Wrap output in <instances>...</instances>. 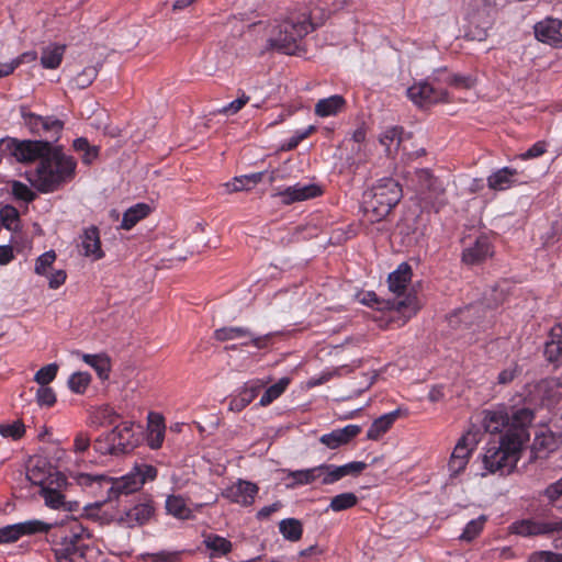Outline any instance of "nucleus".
Segmentation results:
<instances>
[{
  "label": "nucleus",
  "instance_id": "aec40b11",
  "mask_svg": "<svg viewBox=\"0 0 562 562\" xmlns=\"http://www.w3.org/2000/svg\"><path fill=\"white\" fill-rule=\"evenodd\" d=\"M258 491L259 488L256 484L249 481L238 480L223 492V496L232 503L241 506H250L255 502Z\"/></svg>",
  "mask_w": 562,
  "mask_h": 562
},
{
  "label": "nucleus",
  "instance_id": "0e129e2a",
  "mask_svg": "<svg viewBox=\"0 0 562 562\" xmlns=\"http://www.w3.org/2000/svg\"><path fill=\"white\" fill-rule=\"evenodd\" d=\"M340 477H345L347 475H357L362 472L367 464L362 461H352L342 465H337Z\"/></svg>",
  "mask_w": 562,
  "mask_h": 562
},
{
  "label": "nucleus",
  "instance_id": "c03bdc74",
  "mask_svg": "<svg viewBox=\"0 0 562 562\" xmlns=\"http://www.w3.org/2000/svg\"><path fill=\"white\" fill-rule=\"evenodd\" d=\"M401 130L396 126L386 128L380 136V143L385 147L387 155H392L401 143Z\"/></svg>",
  "mask_w": 562,
  "mask_h": 562
},
{
  "label": "nucleus",
  "instance_id": "ea45409f",
  "mask_svg": "<svg viewBox=\"0 0 562 562\" xmlns=\"http://www.w3.org/2000/svg\"><path fill=\"white\" fill-rule=\"evenodd\" d=\"M117 418L116 413L110 406H102L93 409L89 416V425L92 427H101L112 425Z\"/></svg>",
  "mask_w": 562,
  "mask_h": 562
},
{
  "label": "nucleus",
  "instance_id": "09e8293b",
  "mask_svg": "<svg viewBox=\"0 0 562 562\" xmlns=\"http://www.w3.org/2000/svg\"><path fill=\"white\" fill-rule=\"evenodd\" d=\"M98 72V66H87L72 78L71 83L78 89H85L94 81Z\"/></svg>",
  "mask_w": 562,
  "mask_h": 562
},
{
  "label": "nucleus",
  "instance_id": "f704fd0d",
  "mask_svg": "<svg viewBox=\"0 0 562 562\" xmlns=\"http://www.w3.org/2000/svg\"><path fill=\"white\" fill-rule=\"evenodd\" d=\"M397 411H393L376 418L368 429V439L378 440L384 435L397 418Z\"/></svg>",
  "mask_w": 562,
  "mask_h": 562
},
{
  "label": "nucleus",
  "instance_id": "dca6fc26",
  "mask_svg": "<svg viewBox=\"0 0 562 562\" xmlns=\"http://www.w3.org/2000/svg\"><path fill=\"white\" fill-rule=\"evenodd\" d=\"M155 507L150 498H144L134 504L131 508L119 514L114 520L126 528L143 526L154 516Z\"/></svg>",
  "mask_w": 562,
  "mask_h": 562
},
{
  "label": "nucleus",
  "instance_id": "680f3d73",
  "mask_svg": "<svg viewBox=\"0 0 562 562\" xmlns=\"http://www.w3.org/2000/svg\"><path fill=\"white\" fill-rule=\"evenodd\" d=\"M513 417H514L515 425L513 427H510L508 430H514V429H517V428H522L528 434V431L525 428V426L527 424L531 423V420L533 418L532 412L527 409V408H521V409H518L514 414Z\"/></svg>",
  "mask_w": 562,
  "mask_h": 562
},
{
  "label": "nucleus",
  "instance_id": "603ef678",
  "mask_svg": "<svg viewBox=\"0 0 562 562\" xmlns=\"http://www.w3.org/2000/svg\"><path fill=\"white\" fill-rule=\"evenodd\" d=\"M58 372V366L56 363H49L47 366H44L41 368L35 374H34V381L40 386L48 385L52 381L55 380Z\"/></svg>",
  "mask_w": 562,
  "mask_h": 562
},
{
  "label": "nucleus",
  "instance_id": "bb28decb",
  "mask_svg": "<svg viewBox=\"0 0 562 562\" xmlns=\"http://www.w3.org/2000/svg\"><path fill=\"white\" fill-rule=\"evenodd\" d=\"M345 106V98L340 94H334L328 98L319 99L315 104L314 113L322 119L336 116L344 111Z\"/></svg>",
  "mask_w": 562,
  "mask_h": 562
},
{
  "label": "nucleus",
  "instance_id": "3c124183",
  "mask_svg": "<svg viewBox=\"0 0 562 562\" xmlns=\"http://www.w3.org/2000/svg\"><path fill=\"white\" fill-rule=\"evenodd\" d=\"M91 382V375L88 372H75L68 379L69 389L77 394H82Z\"/></svg>",
  "mask_w": 562,
  "mask_h": 562
},
{
  "label": "nucleus",
  "instance_id": "a19ab883",
  "mask_svg": "<svg viewBox=\"0 0 562 562\" xmlns=\"http://www.w3.org/2000/svg\"><path fill=\"white\" fill-rule=\"evenodd\" d=\"M357 503H358V497L355 493H351V492L341 493L331 498L328 507L326 508V512L331 510V512L338 513V512L347 510V509L356 506Z\"/></svg>",
  "mask_w": 562,
  "mask_h": 562
},
{
  "label": "nucleus",
  "instance_id": "6e6552de",
  "mask_svg": "<svg viewBox=\"0 0 562 562\" xmlns=\"http://www.w3.org/2000/svg\"><path fill=\"white\" fill-rule=\"evenodd\" d=\"M135 424L125 420L116 425L111 432L105 436L108 445L102 447V440H97L95 449L101 453H125L134 449L138 442L135 432Z\"/></svg>",
  "mask_w": 562,
  "mask_h": 562
},
{
  "label": "nucleus",
  "instance_id": "f3484780",
  "mask_svg": "<svg viewBox=\"0 0 562 562\" xmlns=\"http://www.w3.org/2000/svg\"><path fill=\"white\" fill-rule=\"evenodd\" d=\"M79 252L91 261H98L104 258L105 252L102 249L100 232L97 226L86 227L79 236Z\"/></svg>",
  "mask_w": 562,
  "mask_h": 562
},
{
  "label": "nucleus",
  "instance_id": "774afa93",
  "mask_svg": "<svg viewBox=\"0 0 562 562\" xmlns=\"http://www.w3.org/2000/svg\"><path fill=\"white\" fill-rule=\"evenodd\" d=\"M180 553L178 551H160L157 553H147L146 557L151 562H176L179 559Z\"/></svg>",
  "mask_w": 562,
  "mask_h": 562
},
{
  "label": "nucleus",
  "instance_id": "a211bd4d",
  "mask_svg": "<svg viewBox=\"0 0 562 562\" xmlns=\"http://www.w3.org/2000/svg\"><path fill=\"white\" fill-rule=\"evenodd\" d=\"M535 36L538 41L562 48V21L553 18H546L533 26Z\"/></svg>",
  "mask_w": 562,
  "mask_h": 562
},
{
  "label": "nucleus",
  "instance_id": "2eb2a0df",
  "mask_svg": "<svg viewBox=\"0 0 562 562\" xmlns=\"http://www.w3.org/2000/svg\"><path fill=\"white\" fill-rule=\"evenodd\" d=\"M68 486V481L63 473H53V480L46 483L45 487L40 490L44 503L52 509L70 510L71 506L66 502L64 491Z\"/></svg>",
  "mask_w": 562,
  "mask_h": 562
},
{
  "label": "nucleus",
  "instance_id": "4468645a",
  "mask_svg": "<svg viewBox=\"0 0 562 562\" xmlns=\"http://www.w3.org/2000/svg\"><path fill=\"white\" fill-rule=\"evenodd\" d=\"M49 140H18L9 139L7 148L20 162H31L42 159L50 147Z\"/></svg>",
  "mask_w": 562,
  "mask_h": 562
},
{
  "label": "nucleus",
  "instance_id": "2f4dec72",
  "mask_svg": "<svg viewBox=\"0 0 562 562\" xmlns=\"http://www.w3.org/2000/svg\"><path fill=\"white\" fill-rule=\"evenodd\" d=\"M76 355L80 357L86 364L93 368L101 380H106L109 378L111 361L105 353L90 355L78 351Z\"/></svg>",
  "mask_w": 562,
  "mask_h": 562
},
{
  "label": "nucleus",
  "instance_id": "473e14b6",
  "mask_svg": "<svg viewBox=\"0 0 562 562\" xmlns=\"http://www.w3.org/2000/svg\"><path fill=\"white\" fill-rule=\"evenodd\" d=\"M66 46L61 44H49L43 48L41 65L45 69H56L60 66Z\"/></svg>",
  "mask_w": 562,
  "mask_h": 562
},
{
  "label": "nucleus",
  "instance_id": "423d86ee",
  "mask_svg": "<svg viewBox=\"0 0 562 562\" xmlns=\"http://www.w3.org/2000/svg\"><path fill=\"white\" fill-rule=\"evenodd\" d=\"M64 532L55 548L57 562H102L100 550L85 542L89 533L79 521H70Z\"/></svg>",
  "mask_w": 562,
  "mask_h": 562
},
{
  "label": "nucleus",
  "instance_id": "a878e982",
  "mask_svg": "<svg viewBox=\"0 0 562 562\" xmlns=\"http://www.w3.org/2000/svg\"><path fill=\"white\" fill-rule=\"evenodd\" d=\"M147 419V443L154 450L159 449L162 446L165 439V419L160 414L153 412L148 414Z\"/></svg>",
  "mask_w": 562,
  "mask_h": 562
},
{
  "label": "nucleus",
  "instance_id": "864d4df0",
  "mask_svg": "<svg viewBox=\"0 0 562 562\" xmlns=\"http://www.w3.org/2000/svg\"><path fill=\"white\" fill-rule=\"evenodd\" d=\"M25 432V427L22 422L15 420L10 424L0 425V435L5 438H12L14 440L20 439Z\"/></svg>",
  "mask_w": 562,
  "mask_h": 562
},
{
  "label": "nucleus",
  "instance_id": "ddd939ff",
  "mask_svg": "<svg viewBox=\"0 0 562 562\" xmlns=\"http://www.w3.org/2000/svg\"><path fill=\"white\" fill-rule=\"evenodd\" d=\"M407 97L419 108H428L448 99L445 89L436 87L429 81H419L407 89Z\"/></svg>",
  "mask_w": 562,
  "mask_h": 562
},
{
  "label": "nucleus",
  "instance_id": "338daca9",
  "mask_svg": "<svg viewBox=\"0 0 562 562\" xmlns=\"http://www.w3.org/2000/svg\"><path fill=\"white\" fill-rule=\"evenodd\" d=\"M529 562H562V553L539 551L530 555Z\"/></svg>",
  "mask_w": 562,
  "mask_h": 562
},
{
  "label": "nucleus",
  "instance_id": "bf43d9fd",
  "mask_svg": "<svg viewBox=\"0 0 562 562\" xmlns=\"http://www.w3.org/2000/svg\"><path fill=\"white\" fill-rule=\"evenodd\" d=\"M36 402L40 406L50 407L56 403V394L48 385L40 386L35 393Z\"/></svg>",
  "mask_w": 562,
  "mask_h": 562
},
{
  "label": "nucleus",
  "instance_id": "6e6d98bb",
  "mask_svg": "<svg viewBox=\"0 0 562 562\" xmlns=\"http://www.w3.org/2000/svg\"><path fill=\"white\" fill-rule=\"evenodd\" d=\"M249 100L250 98L245 92H241L237 99L224 105L217 112L227 116L234 115L239 112L249 102Z\"/></svg>",
  "mask_w": 562,
  "mask_h": 562
},
{
  "label": "nucleus",
  "instance_id": "6ab92c4d",
  "mask_svg": "<svg viewBox=\"0 0 562 562\" xmlns=\"http://www.w3.org/2000/svg\"><path fill=\"white\" fill-rule=\"evenodd\" d=\"M214 337L220 341L240 340L241 346L252 344L257 348H263L266 340V337L256 336L245 327H223L215 330Z\"/></svg>",
  "mask_w": 562,
  "mask_h": 562
},
{
  "label": "nucleus",
  "instance_id": "f257e3e1",
  "mask_svg": "<svg viewBox=\"0 0 562 562\" xmlns=\"http://www.w3.org/2000/svg\"><path fill=\"white\" fill-rule=\"evenodd\" d=\"M327 18V11L321 5H304L293 10L283 20H276L269 26L267 44L271 49L293 55L302 38L322 25Z\"/></svg>",
  "mask_w": 562,
  "mask_h": 562
},
{
  "label": "nucleus",
  "instance_id": "0eeeda50",
  "mask_svg": "<svg viewBox=\"0 0 562 562\" xmlns=\"http://www.w3.org/2000/svg\"><path fill=\"white\" fill-rule=\"evenodd\" d=\"M412 280V268L408 263L402 262L396 270L389 274V289L397 297L387 302L389 310L398 313L403 317V324L412 318L420 308V302L413 293L404 295L407 285Z\"/></svg>",
  "mask_w": 562,
  "mask_h": 562
},
{
  "label": "nucleus",
  "instance_id": "5701e85b",
  "mask_svg": "<svg viewBox=\"0 0 562 562\" xmlns=\"http://www.w3.org/2000/svg\"><path fill=\"white\" fill-rule=\"evenodd\" d=\"M322 193L321 188L315 183L297 182L280 191L278 195L285 204L315 198Z\"/></svg>",
  "mask_w": 562,
  "mask_h": 562
},
{
  "label": "nucleus",
  "instance_id": "c9c22d12",
  "mask_svg": "<svg viewBox=\"0 0 562 562\" xmlns=\"http://www.w3.org/2000/svg\"><path fill=\"white\" fill-rule=\"evenodd\" d=\"M509 417L503 409L485 412L483 426L488 432H499L508 424Z\"/></svg>",
  "mask_w": 562,
  "mask_h": 562
},
{
  "label": "nucleus",
  "instance_id": "b1692460",
  "mask_svg": "<svg viewBox=\"0 0 562 562\" xmlns=\"http://www.w3.org/2000/svg\"><path fill=\"white\" fill-rule=\"evenodd\" d=\"M519 172L515 168L503 167L487 177V186L492 190L504 191L519 183Z\"/></svg>",
  "mask_w": 562,
  "mask_h": 562
},
{
  "label": "nucleus",
  "instance_id": "4d7b16f0",
  "mask_svg": "<svg viewBox=\"0 0 562 562\" xmlns=\"http://www.w3.org/2000/svg\"><path fill=\"white\" fill-rule=\"evenodd\" d=\"M546 496L555 508L562 510V477L547 487Z\"/></svg>",
  "mask_w": 562,
  "mask_h": 562
},
{
  "label": "nucleus",
  "instance_id": "4be33fe9",
  "mask_svg": "<svg viewBox=\"0 0 562 562\" xmlns=\"http://www.w3.org/2000/svg\"><path fill=\"white\" fill-rule=\"evenodd\" d=\"M493 255V248L490 238L480 235L473 244L464 246L462 260L467 265H477Z\"/></svg>",
  "mask_w": 562,
  "mask_h": 562
},
{
  "label": "nucleus",
  "instance_id": "58836bf2",
  "mask_svg": "<svg viewBox=\"0 0 562 562\" xmlns=\"http://www.w3.org/2000/svg\"><path fill=\"white\" fill-rule=\"evenodd\" d=\"M315 467L303 470L288 471L286 479L291 480L286 483L288 488H295L300 485H307L316 482Z\"/></svg>",
  "mask_w": 562,
  "mask_h": 562
},
{
  "label": "nucleus",
  "instance_id": "37998d69",
  "mask_svg": "<svg viewBox=\"0 0 562 562\" xmlns=\"http://www.w3.org/2000/svg\"><path fill=\"white\" fill-rule=\"evenodd\" d=\"M279 530L281 535L290 541H297L302 537V525L297 519L286 518L280 521Z\"/></svg>",
  "mask_w": 562,
  "mask_h": 562
},
{
  "label": "nucleus",
  "instance_id": "5fc2aeb1",
  "mask_svg": "<svg viewBox=\"0 0 562 562\" xmlns=\"http://www.w3.org/2000/svg\"><path fill=\"white\" fill-rule=\"evenodd\" d=\"M56 260V254L53 250L42 254L35 262V272L40 276H47L48 269Z\"/></svg>",
  "mask_w": 562,
  "mask_h": 562
},
{
  "label": "nucleus",
  "instance_id": "1a4fd4ad",
  "mask_svg": "<svg viewBox=\"0 0 562 562\" xmlns=\"http://www.w3.org/2000/svg\"><path fill=\"white\" fill-rule=\"evenodd\" d=\"M497 15L496 0H471L465 12L470 27H474L479 40L485 38Z\"/></svg>",
  "mask_w": 562,
  "mask_h": 562
},
{
  "label": "nucleus",
  "instance_id": "c85d7f7f",
  "mask_svg": "<svg viewBox=\"0 0 562 562\" xmlns=\"http://www.w3.org/2000/svg\"><path fill=\"white\" fill-rule=\"evenodd\" d=\"M53 473L59 472L48 468L44 461L38 460L27 468L26 479L32 485L40 486V490H42L50 479L53 480Z\"/></svg>",
  "mask_w": 562,
  "mask_h": 562
},
{
  "label": "nucleus",
  "instance_id": "de8ad7c7",
  "mask_svg": "<svg viewBox=\"0 0 562 562\" xmlns=\"http://www.w3.org/2000/svg\"><path fill=\"white\" fill-rule=\"evenodd\" d=\"M204 544L213 552V555H224L232 549V543L217 535H209L204 539Z\"/></svg>",
  "mask_w": 562,
  "mask_h": 562
},
{
  "label": "nucleus",
  "instance_id": "f03ea898",
  "mask_svg": "<svg viewBox=\"0 0 562 562\" xmlns=\"http://www.w3.org/2000/svg\"><path fill=\"white\" fill-rule=\"evenodd\" d=\"M157 469L148 463H136L131 471L120 477L105 474L78 473L76 482L91 493L105 497L106 501L119 498L139 491L144 484L157 477Z\"/></svg>",
  "mask_w": 562,
  "mask_h": 562
},
{
  "label": "nucleus",
  "instance_id": "13d9d810",
  "mask_svg": "<svg viewBox=\"0 0 562 562\" xmlns=\"http://www.w3.org/2000/svg\"><path fill=\"white\" fill-rule=\"evenodd\" d=\"M0 218L8 229H15L19 223V213L15 207L5 205L0 210Z\"/></svg>",
  "mask_w": 562,
  "mask_h": 562
},
{
  "label": "nucleus",
  "instance_id": "cd10ccee",
  "mask_svg": "<svg viewBox=\"0 0 562 562\" xmlns=\"http://www.w3.org/2000/svg\"><path fill=\"white\" fill-rule=\"evenodd\" d=\"M417 190L422 193L428 192L430 195L438 196L445 191V183L442 180L435 178L428 169H420L416 171Z\"/></svg>",
  "mask_w": 562,
  "mask_h": 562
},
{
  "label": "nucleus",
  "instance_id": "e433bc0d",
  "mask_svg": "<svg viewBox=\"0 0 562 562\" xmlns=\"http://www.w3.org/2000/svg\"><path fill=\"white\" fill-rule=\"evenodd\" d=\"M150 211V207L145 203H138L134 206H131L123 214L121 227L123 229H131L135 226L140 220L146 217Z\"/></svg>",
  "mask_w": 562,
  "mask_h": 562
},
{
  "label": "nucleus",
  "instance_id": "8fccbe9b",
  "mask_svg": "<svg viewBox=\"0 0 562 562\" xmlns=\"http://www.w3.org/2000/svg\"><path fill=\"white\" fill-rule=\"evenodd\" d=\"M485 521H486V517L484 515L470 520L465 525L462 533L460 535V537H459L460 540L470 542L473 539H475L483 530Z\"/></svg>",
  "mask_w": 562,
  "mask_h": 562
},
{
  "label": "nucleus",
  "instance_id": "49530a36",
  "mask_svg": "<svg viewBox=\"0 0 562 562\" xmlns=\"http://www.w3.org/2000/svg\"><path fill=\"white\" fill-rule=\"evenodd\" d=\"M316 481L322 484L328 485L341 480L337 465L321 464L315 467Z\"/></svg>",
  "mask_w": 562,
  "mask_h": 562
},
{
  "label": "nucleus",
  "instance_id": "c756f323",
  "mask_svg": "<svg viewBox=\"0 0 562 562\" xmlns=\"http://www.w3.org/2000/svg\"><path fill=\"white\" fill-rule=\"evenodd\" d=\"M481 440V434L477 429H469L457 442L451 456H458L463 459L470 458L473 450Z\"/></svg>",
  "mask_w": 562,
  "mask_h": 562
},
{
  "label": "nucleus",
  "instance_id": "9d476101",
  "mask_svg": "<svg viewBox=\"0 0 562 562\" xmlns=\"http://www.w3.org/2000/svg\"><path fill=\"white\" fill-rule=\"evenodd\" d=\"M21 116L24 125L31 133L52 139L58 140L64 130L65 121L53 115L42 116L21 109Z\"/></svg>",
  "mask_w": 562,
  "mask_h": 562
},
{
  "label": "nucleus",
  "instance_id": "393cba45",
  "mask_svg": "<svg viewBox=\"0 0 562 562\" xmlns=\"http://www.w3.org/2000/svg\"><path fill=\"white\" fill-rule=\"evenodd\" d=\"M361 431L358 425H347L342 428L334 429L328 434H324L319 438V442L329 449H337L342 445L348 443Z\"/></svg>",
  "mask_w": 562,
  "mask_h": 562
},
{
  "label": "nucleus",
  "instance_id": "79ce46f5",
  "mask_svg": "<svg viewBox=\"0 0 562 562\" xmlns=\"http://www.w3.org/2000/svg\"><path fill=\"white\" fill-rule=\"evenodd\" d=\"M538 393L543 400L552 403L562 396V391H559V381L551 378L542 380L537 385Z\"/></svg>",
  "mask_w": 562,
  "mask_h": 562
},
{
  "label": "nucleus",
  "instance_id": "69168bd1",
  "mask_svg": "<svg viewBox=\"0 0 562 562\" xmlns=\"http://www.w3.org/2000/svg\"><path fill=\"white\" fill-rule=\"evenodd\" d=\"M544 355L550 362L562 358V341L549 340L544 347Z\"/></svg>",
  "mask_w": 562,
  "mask_h": 562
},
{
  "label": "nucleus",
  "instance_id": "412c9836",
  "mask_svg": "<svg viewBox=\"0 0 562 562\" xmlns=\"http://www.w3.org/2000/svg\"><path fill=\"white\" fill-rule=\"evenodd\" d=\"M270 381L262 379H254L244 384L240 391L234 395L229 401V409L233 412H240L247 407L259 394V392Z\"/></svg>",
  "mask_w": 562,
  "mask_h": 562
},
{
  "label": "nucleus",
  "instance_id": "7c9ffc66",
  "mask_svg": "<svg viewBox=\"0 0 562 562\" xmlns=\"http://www.w3.org/2000/svg\"><path fill=\"white\" fill-rule=\"evenodd\" d=\"M266 173V171H261L235 177L232 181L226 182L223 187L226 193H233L244 190L247 191L252 189L256 184H258L263 179Z\"/></svg>",
  "mask_w": 562,
  "mask_h": 562
},
{
  "label": "nucleus",
  "instance_id": "9b49d317",
  "mask_svg": "<svg viewBox=\"0 0 562 562\" xmlns=\"http://www.w3.org/2000/svg\"><path fill=\"white\" fill-rule=\"evenodd\" d=\"M512 531L522 537L552 536L562 532V518L518 520Z\"/></svg>",
  "mask_w": 562,
  "mask_h": 562
},
{
  "label": "nucleus",
  "instance_id": "052dcab7",
  "mask_svg": "<svg viewBox=\"0 0 562 562\" xmlns=\"http://www.w3.org/2000/svg\"><path fill=\"white\" fill-rule=\"evenodd\" d=\"M314 131V125H310L306 128L295 131L293 136L286 143H284L281 148L283 150H291L295 148L303 139L308 137Z\"/></svg>",
  "mask_w": 562,
  "mask_h": 562
},
{
  "label": "nucleus",
  "instance_id": "20e7f679",
  "mask_svg": "<svg viewBox=\"0 0 562 562\" xmlns=\"http://www.w3.org/2000/svg\"><path fill=\"white\" fill-rule=\"evenodd\" d=\"M76 167L74 157L65 154L60 146L50 145L31 176V182L42 193L54 192L72 180Z\"/></svg>",
  "mask_w": 562,
  "mask_h": 562
},
{
  "label": "nucleus",
  "instance_id": "a18cd8bd",
  "mask_svg": "<svg viewBox=\"0 0 562 562\" xmlns=\"http://www.w3.org/2000/svg\"><path fill=\"white\" fill-rule=\"evenodd\" d=\"M561 438L562 435H557L555 432L548 430L536 436L535 445L537 448H541L551 452L560 447L562 442Z\"/></svg>",
  "mask_w": 562,
  "mask_h": 562
},
{
  "label": "nucleus",
  "instance_id": "4c0bfd02",
  "mask_svg": "<svg viewBox=\"0 0 562 562\" xmlns=\"http://www.w3.org/2000/svg\"><path fill=\"white\" fill-rule=\"evenodd\" d=\"M291 383V379L283 376L278 380L274 384L270 385L262 394L259 401V405L262 407L269 406L272 402L279 398L288 389Z\"/></svg>",
  "mask_w": 562,
  "mask_h": 562
},
{
  "label": "nucleus",
  "instance_id": "72a5a7b5",
  "mask_svg": "<svg viewBox=\"0 0 562 562\" xmlns=\"http://www.w3.org/2000/svg\"><path fill=\"white\" fill-rule=\"evenodd\" d=\"M166 510L177 519L186 520L192 517V510L180 495H169L165 503Z\"/></svg>",
  "mask_w": 562,
  "mask_h": 562
},
{
  "label": "nucleus",
  "instance_id": "7ed1b4c3",
  "mask_svg": "<svg viewBox=\"0 0 562 562\" xmlns=\"http://www.w3.org/2000/svg\"><path fill=\"white\" fill-rule=\"evenodd\" d=\"M529 440V434L522 428L507 430L498 441H491L481 454V476L490 474L505 475L513 472L520 459L524 445Z\"/></svg>",
  "mask_w": 562,
  "mask_h": 562
},
{
  "label": "nucleus",
  "instance_id": "39448f33",
  "mask_svg": "<svg viewBox=\"0 0 562 562\" xmlns=\"http://www.w3.org/2000/svg\"><path fill=\"white\" fill-rule=\"evenodd\" d=\"M402 198V189L394 179L382 178L362 194L361 210L369 223L383 220Z\"/></svg>",
  "mask_w": 562,
  "mask_h": 562
},
{
  "label": "nucleus",
  "instance_id": "e2e57ef3",
  "mask_svg": "<svg viewBox=\"0 0 562 562\" xmlns=\"http://www.w3.org/2000/svg\"><path fill=\"white\" fill-rule=\"evenodd\" d=\"M12 194L24 202H30L35 198L34 192L24 183L14 181L12 183Z\"/></svg>",
  "mask_w": 562,
  "mask_h": 562
},
{
  "label": "nucleus",
  "instance_id": "f8f14e48",
  "mask_svg": "<svg viewBox=\"0 0 562 562\" xmlns=\"http://www.w3.org/2000/svg\"><path fill=\"white\" fill-rule=\"evenodd\" d=\"M49 529L50 525L40 519L7 525L0 528V544H10L24 536L47 532Z\"/></svg>",
  "mask_w": 562,
  "mask_h": 562
}]
</instances>
